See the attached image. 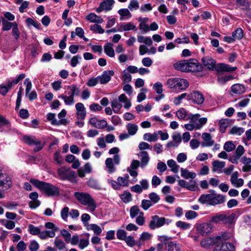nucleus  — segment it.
Returning <instances> with one entry per match:
<instances>
[{
	"mask_svg": "<svg viewBox=\"0 0 251 251\" xmlns=\"http://www.w3.org/2000/svg\"><path fill=\"white\" fill-rule=\"evenodd\" d=\"M118 13L121 16L120 20L123 21L131 17V14L128 9L123 8L118 10Z\"/></svg>",
	"mask_w": 251,
	"mask_h": 251,
	"instance_id": "obj_38",
	"label": "nucleus"
},
{
	"mask_svg": "<svg viewBox=\"0 0 251 251\" xmlns=\"http://www.w3.org/2000/svg\"><path fill=\"white\" fill-rule=\"evenodd\" d=\"M24 142L30 146H33L34 144H39V140L35 137L28 135H25L23 137Z\"/></svg>",
	"mask_w": 251,
	"mask_h": 251,
	"instance_id": "obj_41",
	"label": "nucleus"
},
{
	"mask_svg": "<svg viewBox=\"0 0 251 251\" xmlns=\"http://www.w3.org/2000/svg\"><path fill=\"white\" fill-rule=\"evenodd\" d=\"M165 249H167L168 251H181L182 246L176 241H172L170 242L168 246H165Z\"/></svg>",
	"mask_w": 251,
	"mask_h": 251,
	"instance_id": "obj_30",
	"label": "nucleus"
},
{
	"mask_svg": "<svg viewBox=\"0 0 251 251\" xmlns=\"http://www.w3.org/2000/svg\"><path fill=\"white\" fill-rule=\"evenodd\" d=\"M177 81V77L171 78L168 79L166 82V84L168 86V87L170 88H175L176 89V82Z\"/></svg>",
	"mask_w": 251,
	"mask_h": 251,
	"instance_id": "obj_60",
	"label": "nucleus"
},
{
	"mask_svg": "<svg viewBox=\"0 0 251 251\" xmlns=\"http://www.w3.org/2000/svg\"><path fill=\"white\" fill-rule=\"evenodd\" d=\"M12 86V82H9L6 85H2L0 86V94L3 96L5 95Z\"/></svg>",
	"mask_w": 251,
	"mask_h": 251,
	"instance_id": "obj_58",
	"label": "nucleus"
},
{
	"mask_svg": "<svg viewBox=\"0 0 251 251\" xmlns=\"http://www.w3.org/2000/svg\"><path fill=\"white\" fill-rule=\"evenodd\" d=\"M74 197L82 205L86 206L91 211H94L97 208V204L93 198L88 193L76 192Z\"/></svg>",
	"mask_w": 251,
	"mask_h": 251,
	"instance_id": "obj_2",
	"label": "nucleus"
},
{
	"mask_svg": "<svg viewBox=\"0 0 251 251\" xmlns=\"http://www.w3.org/2000/svg\"><path fill=\"white\" fill-rule=\"evenodd\" d=\"M114 3V0H103L100 3V6L96 9V12L100 13L102 11H110L112 9Z\"/></svg>",
	"mask_w": 251,
	"mask_h": 251,
	"instance_id": "obj_10",
	"label": "nucleus"
},
{
	"mask_svg": "<svg viewBox=\"0 0 251 251\" xmlns=\"http://www.w3.org/2000/svg\"><path fill=\"white\" fill-rule=\"evenodd\" d=\"M212 223L216 224L217 221H209L208 222L198 225L197 226L198 231L202 235H207L212 231L214 227Z\"/></svg>",
	"mask_w": 251,
	"mask_h": 251,
	"instance_id": "obj_6",
	"label": "nucleus"
},
{
	"mask_svg": "<svg viewBox=\"0 0 251 251\" xmlns=\"http://www.w3.org/2000/svg\"><path fill=\"white\" fill-rule=\"evenodd\" d=\"M68 95L69 96L65 94H62L58 96V98L63 100L64 102L66 105H72L75 102L74 97L70 94H68Z\"/></svg>",
	"mask_w": 251,
	"mask_h": 251,
	"instance_id": "obj_26",
	"label": "nucleus"
},
{
	"mask_svg": "<svg viewBox=\"0 0 251 251\" xmlns=\"http://www.w3.org/2000/svg\"><path fill=\"white\" fill-rule=\"evenodd\" d=\"M90 30L93 32L100 34H102L104 32V30L102 28L101 25L98 24H95L92 25L90 27Z\"/></svg>",
	"mask_w": 251,
	"mask_h": 251,
	"instance_id": "obj_56",
	"label": "nucleus"
},
{
	"mask_svg": "<svg viewBox=\"0 0 251 251\" xmlns=\"http://www.w3.org/2000/svg\"><path fill=\"white\" fill-rule=\"evenodd\" d=\"M201 61L203 66L207 69L210 71L216 70V61L211 57L209 56H204L201 58Z\"/></svg>",
	"mask_w": 251,
	"mask_h": 251,
	"instance_id": "obj_8",
	"label": "nucleus"
},
{
	"mask_svg": "<svg viewBox=\"0 0 251 251\" xmlns=\"http://www.w3.org/2000/svg\"><path fill=\"white\" fill-rule=\"evenodd\" d=\"M167 165L171 169V171L174 173H177L178 172L179 166L177 165L176 161L173 159H170L167 161Z\"/></svg>",
	"mask_w": 251,
	"mask_h": 251,
	"instance_id": "obj_44",
	"label": "nucleus"
},
{
	"mask_svg": "<svg viewBox=\"0 0 251 251\" xmlns=\"http://www.w3.org/2000/svg\"><path fill=\"white\" fill-rule=\"evenodd\" d=\"M111 107L114 113H118L122 107V104L117 99H115L111 101Z\"/></svg>",
	"mask_w": 251,
	"mask_h": 251,
	"instance_id": "obj_43",
	"label": "nucleus"
},
{
	"mask_svg": "<svg viewBox=\"0 0 251 251\" xmlns=\"http://www.w3.org/2000/svg\"><path fill=\"white\" fill-rule=\"evenodd\" d=\"M47 119L50 121L51 124L54 126L66 125L68 124L67 119H61L57 120L55 119L54 113H49L47 114Z\"/></svg>",
	"mask_w": 251,
	"mask_h": 251,
	"instance_id": "obj_14",
	"label": "nucleus"
},
{
	"mask_svg": "<svg viewBox=\"0 0 251 251\" xmlns=\"http://www.w3.org/2000/svg\"><path fill=\"white\" fill-rule=\"evenodd\" d=\"M126 126L128 133L130 135H135L138 129V126L135 124H128Z\"/></svg>",
	"mask_w": 251,
	"mask_h": 251,
	"instance_id": "obj_45",
	"label": "nucleus"
},
{
	"mask_svg": "<svg viewBox=\"0 0 251 251\" xmlns=\"http://www.w3.org/2000/svg\"><path fill=\"white\" fill-rule=\"evenodd\" d=\"M144 140L151 142L157 141L158 139V134L157 132H154L153 134L150 133H146L143 136Z\"/></svg>",
	"mask_w": 251,
	"mask_h": 251,
	"instance_id": "obj_42",
	"label": "nucleus"
},
{
	"mask_svg": "<svg viewBox=\"0 0 251 251\" xmlns=\"http://www.w3.org/2000/svg\"><path fill=\"white\" fill-rule=\"evenodd\" d=\"M30 182L45 193L48 196H54L58 195L59 194L58 188L50 183L41 181L36 179H31Z\"/></svg>",
	"mask_w": 251,
	"mask_h": 251,
	"instance_id": "obj_1",
	"label": "nucleus"
},
{
	"mask_svg": "<svg viewBox=\"0 0 251 251\" xmlns=\"http://www.w3.org/2000/svg\"><path fill=\"white\" fill-rule=\"evenodd\" d=\"M244 128L243 127H238L233 126L229 131V133L233 135H241L244 132Z\"/></svg>",
	"mask_w": 251,
	"mask_h": 251,
	"instance_id": "obj_52",
	"label": "nucleus"
},
{
	"mask_svg": "<svg viewBox=\"0 0 251 251\" xmlns=\"http://www.w3.org/2000/svg\"><path fill=\"white\" fill-rule=\"evenodd\" d=\"M226 163L224 161L215 160L212 162V171L213 172L221 173V169L225 166Z\"/></svg>",
	"mask_w": 251,
	"mask_h": 251,
	"instance_id": "obj_28",
	"label": "nucleus"
},
{
	"mask_svg": "<svg viewBox=\"0 0 251 251\" xmlns=\"http://www.w3.org/2000/svg\"><path fill=\"white\" fill-rule=\"evenodd\" d=\"M39 237L42 239H45L49 237L52 238L55 236V233L53 231H48V230L44 231L42 232L40 231Z\"/></svg>",
	"mask_w": 251,
	"mask_h": 251,
	"instance_id": "obj_50",
	"label": "nucleus"
},
{
	"mask_svg": "<svg viewBox=\"0 0 251 251\" xmlns=\"http://www.w3.org/2000/svg\"><path fill=\"white\" fill-rule=\"evenodd\" d=\"M87 185L95 189L100 190L101 189L100 185L98 181L93 178H90L87 183Z\"/></svg>",
	"mask_w": 251,
	"mask_h": 251,
	"instance_id": "obj_48",
	"label": "nucleus"
},
{
	"mask_svg": "<svg viewBox=\"0 0 251 251\" xmlns=\"http://www.w3.org/2000/svg\"><path fill=\"white\" fill-rule=\"evenodd\" d=\"M235 148V146L232 141H227L224 145V149L227 151L230 152Z\"/></svg>",
	"mask_w": 251,
	"mask_h": 251,
	"instance_id": "obj_59",
	"label": "nucleus"
},
{
	"mask_svg": "<svg viewBox=\"0 0 251 251\" xmlns=\"http://www.w3.org/2000/svg\"><path fill=\"white\" fill-rule=\"evenodd\" d=\"M220 130L221 133H224L226 128L230 125L231 122L229 119H222L219 122Z\"/></svg>",
	"mask_w": 251,
	"mask_h": 251,
	"instance_id": "obj_40",
	"label": "nucleus"
},
{
	"mask_svg": "<svg viewBox=\"0 0 251 251\" xmlns=\"http://www.w3.org/2000/svg\"><path fill=\"white\" fill-rule=\"evenodd\" d=\"M121 199L124 202L127 203L131 201L132 195L130 192L125 191L124 193L121 195Z\"/></svg>",
	"mask_w": 251,
	"mask_h": 251,
	"instance_id": "obj_54",
	"label": "nucleus"
},
{
	"mask_svg": "<svg viewBox=\"0 0 251 251\" xmlns=\"http://www.w3.org/2000/svg\"><path fill=\"white\" fill-rule=\"evenodd\" d=\"M114 75V72L112 70L105 71L100 76H98L99 83L101 84H104L108 82L111 76Z\"/></svg>",
	"mask_w": 251,
	"mask_h": 251,
	"instance_id": "obj_15",
	"label": "nucleus"
},
{
	"mask_svg": "<svg viewBox=\"0 0 251 251\" xmlns=\"http://www.w3.org/2000/svg\"><path fill=\"white\" fill-rule=\"evenodd\" d=\"M178 183L180 187L185 188L188 190L195 191L196 189V186L195 182H194L193 184H189L185 180L180 179L178 180Z\"/></svg>",
	"mask_w": 251,
	"mask_h": 251,
	"instance_id": "obj_37",
	"label": "nucleus"
},
{
	"mask_svg": "<svg viewBox=\"0 0 251 251\" xmlns=\"http://www.w3.org/2000/svg\"><path fill=\"white\" fill-rule=\"evenodd\" d=\"M57 173L59 178L62 180H67L73 183L77 182L75 172L70 168L62 166L58 169Z\"/></svg>",
	"mask_w": 251,
	"mask_h": 251,
	"instance_id": "obj_3",
	"label": "nucleus"
},
{
	"mask_svg": "<svg viewBox=\"0 0 251 251\" xmlns=\"http://www.w3.org/2000/svg\"><path fill=\"white\" fill-rule=\"evenodd\" d=\"M238 218V213H233L227 217L224 212L216 213L211 217V220H234Z\"/></svg>",
	"mask_w": 251,
	"mask_h": 251,
	"instance_id": "obj_12",
	"label": "nucleus"
},
{
	"mask_svg": "<svg viewBox=\"0 0 251 251\" xmlns=\"http://www.w3.org/2000/svg\"><path fill=\"white\" fill-rule=\"evenodd\" d=\"M213 194H207L201 195L199 198L198 201L202 203H208L210 205L213 197Z\"/></svg>",
	"mask_w": 251,
	"mask_h": 251,
	"instance_id": "obj_32",
	"label": "nucleus"
},
{
	"mask_svg": "<svg viewBox=\"0 0 251 251\" xmlns=\"http://www.w3.org/2000/svg\"><path fill=\"white\" fill-rule=\"evenodd\" d=\"M130 214L132 218L136 217V220H144L143 213L140 211L137 206H132L130 210Z\"/></svg>",
	"mask_w": 251,
	"mask_h": 251,
	"instance_id": "obj_21",
	"label": "nucleus"
},
{
	"mask_svg": "<svg viewBox=\"0 0 251 251\" xmlns=\"http://www.w3.org/2000/svg\"><path fill=\"white\" fill-rule=\"evenodd\" d=\"M202 138L203 141L201 143L203 147H211L214 144V141L212 139V136L209 133H203L202 134Z\"/></svg>",
	"mask_w": 251,
	"mask_h": 251,
	"instance_id": "obj_20",
	"label": "nucleus"
},
{
	"mask_svg": "<svg viewBox=\"0 0 251 251\" xmlns=\"http://www.w3.org/2000/svg\"><path fill=\"white\" fill-rule=\"evenodd\" d=\"M138 155L141 157L140 166L141 168H144L148 165L149 162L150 158L149 154L146 151H142L140 152Z\"/></svg>",
	"mask_w": 251,
	"mask_h": 251,
	"instance_id": "obj_25",
	"label": "nucleus"
},
{
	"mask_svg": "<svg viewBox=\"0 0 251 251\" xmlns=\"http://www.w3.org/2000/svg\"><path fill=\"white\" fill-rule=\"evenodd\" d=\"M186 60L178 61L173 64L174 68L178 71L186 72Z\"/></svg>",
	"mask_w": 251,
	"mask_h": 251,
	"instance_id": "obj_34",
	"label": "nucleus"
},
{
	"mask_svg": "<svg viewBox=\"0 0 251 251\" xmlns=\"http://www.w3.org/2000/svg\"><path fill=\"white\" fill-rule=\"evenodd\" d=\"M230 235L226 234H223L222 235L217 236L212 238L204 239L201 242V247L208 248L213 245H218L223 240L228 239Z\"/></svg>",
	"mask_w": 251,
	"mask_h": 251,
	"instance_id": "obj_4",
	"label": "nucleus"
},
{
	"mask_svg": "<svg viewBox=\"0 0 251 251\" xmlns=\"http://www.w3.org/2000/svg\"><path fill=\"white\" fill-rule=\"evenodd\" d=\"M165 221H151L149 224V226L151 229H154L163 226L165 223Z\"/></svg>",
	"mask_w": 251,
	"mask_h": 251,
	"instance_id": "obj_47",
	"label": "nucleus"
},
{
	"mask_svg": "<svg viewBox=\"0 0 251 251\" xmlns=\"http://www.w3.org/2000/svg\"><path fill=\"white\" fill-rule=\"evenodd\" d=\"M188 95L187 93H183L181 94L180 95L178 96L177 97H176L174 98V103L176 105H179L181 102L182 99L184 98H188Z\"/></svg>",
	"mask_w": 251,
	"mask_h": 251,
	"instance_id": "obj_55",
	"label": "nucleus"
},
{
	"mask_svg": "<svg viewBox=\"0 0 251 251\" xmlns=\"http://www.w3.org/2000/svg\"><path fill=\"white\" fill-rule=\"evenodd\" d=\"M89 124L92 126L99 129H103L107 126V122L105 120H99L96 117L90 118Z\"/></svg>",
	"mask_w": 251,
	"mask_h": 251,
	"instance_id": "obj_11",
	"label": "nucleus"
},
{
	"mask_svg": "<svg viewBox=\"0 0 251 251\" xmlns=\"http://www.w3.org/2000/svg\"><path fill=\"white\" fill-rule=\"evenodd\" d=\"M226 201L225 197L222 195H213L212 201L210 203V205H215L224 203Z\"/></svg>",
	"mask_w": 251,
	"mask_h": 251,
	"instance_id": "obj_27",
	"label": "nucleus"
},
{
	"mask_svg": "<svg viewBox=\"0 0 251 251\" xmlns=\"http://www.w3.org/2000/svg\"><path fill=\"white\" fill-rule=\"evenodd\" d=\"M176 89L179 90H185L189 86V83L187 80L183 78H177L176 82Z\"/></svg>",
	"mask_w": 251,
	"mask_h": 251,
	"instance_id": "obj_39",
	"label": "nucleus"
},
{
	"mask_svg": "<svg viewBox=\"0 0 251 251\" xmlns=\"http://www.w3.org/2000/svg\"><path fill=\"white\" fill-rule=\"evenodd\" d=\"M68 89L71 91L70 94L74 97L75 96H78L80 93V88L77 87L76 85L73 84L68 86Z\"/></svg>",
	"mask_w": 251,
	"mask_h": 251,
	"instance_id": "obj_49",
	"label": "nucleus"
},
{
	"mask_svg": "<svg viewBox=\"0 0 251 251\" xmlns=\"http://www.w3.org/2000/svg\"><path fill=\"white\" fill-rule=\"evenodd\" d=\"M92 171V167L90 163H86L83 167H81L77 170L78 176L81 177H84L85 176V173H90Z\"/></svg>",
	"mask_w": 251,
	"mask_h": 251,
	"instance_id": "obj_22",
	"label": "nucleus"
},
{
	"mask_svg": "<svg viewBox=\"0 0 251 251\" xmlns=\"http://www.w3.org/2000/svg\"><path fill=\"white\" fill-rule=\"evenodd\" d=\"M235 39L240 40L243 37V31L241 28H237L232 34Z\"/></svg>",
	"mask_w": 251,
	"mask_h": 251,
	"instance_id": "obj_57",
	"label": "nucleus"
},
{
	"mask_svg": "<svg viewBox=\"0 0 251 251\" xmlns=\"http://www.w3.org/2000/svg\"><path fill=\"white\" fill-rule=\"evenodd\" d=\"M186 72H200L202 71L203 67L198 60L195 58H190L186 60Z\"/></svg>",
	"mask_w": 251,
	"mask_h": 251,
	"instance_id": "obj_5",
	"label": "nucleus"
},
{
	"mask_svg": "<svg viewBox=\"0 0 251 251\" xmlns=\"http://www.w3.org/2000/svg\"><path fill=\"white\" fill-rule=\"evenodd\" d=\"M239 173L238 172H234L231 176L230 181L233 186L239 188L242 186L244 181L242 178H238Z\"/></svg>",
	"mask_w": 251,
	"mask_h": 251,
	"instance_id": "obj_16",
	"label": "nucleus"
},
{
	"mask_svg": "<svg viewBox=\"0 0 251 251\" xmlns=\"http://www.w3.org/2000/svg\"><path fill=\"white\" fill-rule=\"evenodd\" d=\"M237 69L236 67H231L229 65L225 63H218L217 64L216 71L217 73H220L223 72H232Z\"/></svg>",
	"mask_w": 251,
	"mask_h": 251,
	"instance_id": "obj_18",
	"label": "nucleus"
},
{
	"mask_svg": "<svg viewBox=\"0 0 251 251\" xmlns=\"http://www.w3.org/2000/svg\"><path fill=\"white\" fill-rule=\"evenodd\" d=\"M29 197L32 200L29 202V206L32 208H35L40 204V201L37 200L38 194L37 192H32L29 194Z\"/></svg>",
	"mask_w": 251,
	"mask_h": 251,
	"instance_id": "obj_23",
	"label": "nucleus"
},
{
	"mask_svg": "<svg viewBox=\"0 0 251 251\" xmlns=\"http://www.w3.org/2000/svg\"><path fill=\"white\" fill-rule=\"evenodd\" d=\"M113 47V45L111 43H108L104 46L105 53L110 57H113L115 56V52Z\"/></svg>",
	"mask_w": 251,
	"mask_h": 251,
	"instance_id": "obj_31",
	"label": "nucleus"
},
{
	"mask_svg": "<svg viewBox=\"0 0 251 251\" xmlns=\"http://www.w3.org/2000/svg\"><path fill=\"white\" fill-rule=\"evenodd\" d=\"M217 81L220 84H225L226 82L234 78V76L231 75H224L223 74L218 73H217Z\"/></svg>",
	"mask_w": 251,
	"mask_h": 251,
	"instance_id": "obj_24",
	"label": "nucleus"
},
{
	"mask_svg": "<svg viewBox=\"0 0 251 251\" xmlns=\"http://www.w3.org/2000/svg\"><path fill=\"white\" fill-rule=\"evenodd\" d=\"M26 23L28 25H33L38 29H41V24L36 20H34L31 18H28L26 20Z\"/></svg>",
	"mask_w": 251,
	"mask_h": 251,
	"instance_id": "obj_51",
	"label": "nucleus"
},
{
	"mask_svg": "<svg viewBox=\"0 0 251 251\" xmlns=\"http://www.w3.org/2000/svg\"><path fill=\"white\" fill-rule=\"evenodd\" d=\"M213 251H235V248L232 244L226 242L221 245H217Z\"/></svg>",
	"mask_w": 251,
	"mask_h": 251,
	"instance_id": "obj_17",
	"label": "nucleus"
},
{
	"mask_svg": "<svg viewBox=\"0 0 251 251\" xmlns=\"http://www.w3.org/2000/svg\"><path fill=\"white\" fill-rule=\"evenodd\" d=\"M153 88L157 94H162L163 85L161 82H157L155 83L153 85Z\"/></svg>",
	"mask_w": 251,
	"mask_h": 251,
	"instance_id": "obj_62",
	"label": "nucleus"
},
{
	"mask_svg": "<svg viewBox=\"0 0 251 251\" xmlns=\"http://www.w3.org/2000/svg\"><path fill=\"white\" fill-rule=\"evenodd\" d=\"M141 92L138 95L137 100L138 102H140L142 101L143 100H145L146 98V95L145 94V92L147 91L146 88H142L141 89Z\"/></svg>",
	"mask_w": 251,
	"mask_h": 251,
	"instance_id": "obj_63",
	"label": "nucleus"
},
{
	"mask_svg": "<svg viewBox=\"0 0 251 251\" xmlns=\"http://www.w3.org/2000/svg\"><path fill=\"white\" fill-rule=\"evenodd\" d=\"M176 115L179 119L182 120L186 118L187 116V113L184 108H181L176 112Z\"/></svg>",
	"mask_w": 251,
	"mask_h": 251,
	"instance_id": "obj_61",
	"label": "nucleus"
},
{
	"mask_svg": "<svg viewBox=\"0 0 251 251\" xmlns=\"http://www.w3.org/2000/svg\"><path fill=\"white\" fill-rule=\"evenodd\" d=\"M105 165L107 172L109 174H112L116 171V167L114 166L112 158H107L105 160Z\"/></svg>",
	"mask_w": 251,
	"mask_h": 251,
	"instance_id": "obj_35",
	"label": "nucleus"
},
{
	"mask_svg": "<svg viewBox=\"0 0 251 251\" xmlns=\"http://www.w3.org/2000/svg\"><path fill=\"white\" fill-rule=\"evenodd\" d=\"M86 19L90 22L101 24L103 22V19L94 13H91L86 17Z\"/></svg>",
	"mask_w": 251,
	"mask_h": 251,
	"instance_id": "obj_29",
	"label": "nucleus"
},
{
	"mask_svg": "<svg viewBox=\"0 0 251 251\" xmlns=\"http://www.w3.org/2000/svg\"><path fill=\"white\" fill-rule=\"evenodd\" d=\"M81 59L80 55L73 56L70 61V65L73 67H75L79 63V60Z\"/></svg>",
	"mask_w": 251,
	"mask_h": 251,
	"instance_id": "obj_64",
	"label": "nucleus"
},
{
	"mask_svg": "<svg viewBox=\"0 0 251 251\" xmlns=\"http://www.w3.org/2000/svg\"><path fill=\"white\" fill-rule=\"evenodd\" d=\"M15 24L16 22L11 23L5 19H3L2 21V29L3 31H8L12 28Z\"/></svg>",
	"mask_w": 251,
	"mask_h": 251,
	"instance_id": "obj_46",
	"label": "nucleus"
},
{
	"mask_svg": "<svg viewBox=\"0 0 251 251\" xmlns=\"http://www.w3.org/2000/svg\"><path fill=\"white\" fill-rule=\"evenodd\" d=\"M158 240L165 246H168L170 242L172 241L171 237H169L166 235H161L158 237Z\"/></svg>",
	"mask_w": 251,
	"mask_h": 251,
	"instance_id": "obj_53",
	"label": "nucleus"
},
{
	"mask_svg": "<svg viewBox=\"0 0 251 251\" xmlns=\"http://www.w3.org/2000/svg\"><path fill=\"white\" fill-rule=\"evenodd\" d=\"M181 176L185 179H194L196 176V174L194 172H190L186 169L181 168L180 169Z\"/></svg>",
	"mask_w": 251,
	"mask_h": 251,
	"instance_id": "obj_36",
	"label": "nucleus"
},
{
	"mask_svg": "<svg viewBox=\"0 0 251 251\" xmlns=\"http://www.w3.org/2000/svg\"><path fill=\"white\" fill-rule=\"evenodd\" d=\"M11 177L6 174L1 173L0 175V187H2L4 190L10 189L12 186Z\"/></svg>",
	"mask_w": 251,
	"mask_h": 251,
	"instance_id": "obj_9",
	"label": "nucleus"
},
{
	"mask_svg": "<svg viewBox=\"0 0 251 251\" xmlns=\"http://www.w3.org/2000/svg\"><path fill=\"white\" fill-rule=\"evenodd\" d=\"M187 100L191 101L194 104H201L204 100V97L201 92L193 91L188 94Z\"/></svg>",
	"mask_w": 251,
	"mask_h": 251,
	"instance_id": "obj_7",
	"label": "nucleus"
},
{
	"mask_svg": "<svg viewBox=\"0 0 251 251\" xmlns=\"http://www.w3.org/2000/svg\"><path fill=\"white\" fill-rule=\"evenodd\" d=\"M75 107L77 119L82 121L84 120L86 116V111L84 104L81 102H78L75 104Z\"/></svg>",
	"mask_w": 251,
	"mask_h": 251,
	"instance_id": "obj_13",
	"label": "nucleus"
},
{
	"mask_svg": "<svg viewBox=\"0 0 251 251\" xmlns=\"http://www.w3.org/2000/svg\"><path fill=\"white\" fill-rule=\"evenodd\" d=\"M231 91L237 94H242L245 92V86L240 84H235L231 86Z\"/></svg>",
	"mask_w": 251,
	"mask_h": 251,
	"instance_id": "obj_33",
	"label": "nucleus"
},
{
	"mask_svg": "<svg viewBox=\"0 0 251 251\" xmlns=\"http://www.w3.org/2000/svg\"><path fill=\"white\" fill-rule=\"evenodd\" d=\"M137 29L136 26L132 22L129 23H122L118 25V31L122 32L127 31L129 30H136Z\"/></svg>",
	"mask_w": 251,
	"mask_h": 251,
	"instance_id": "obj_19",
	"label": "nucleus"
}]
</instances>
